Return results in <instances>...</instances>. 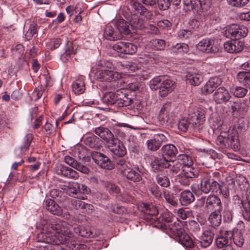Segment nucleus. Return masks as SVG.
Returning <instances> with one entry per match:
<instances>
[{
	"label": "nucleus",
	"instance_id": "f257e3e1",
	"mask_svg": "<svg viewBox=\"0 0 250 250\" xmlns=\"http://www.w3.org/2000/svg\"><path fill=\"white\" fill-rule=\"evenodd\" d=\"M66 222H52L44 227L40 233L39 239L49 242L64 243L67 238H72L74 234L67 226Z\"/></svg>",
	"mask_w": 250,
	"mask_h": 250
},
{
	"label": "nucleus",
	"instance_id": "f03ea898",
	"mask_svg": "<svg viewBox=\"0 0 250 250\" xmlns=\"http://www.w3.org/2000/svg\"><path fill=\"white\" fill-rule=\"evenodd\" d=\"M107 90L110 91L106 92L102 98V102L107 105H113L116 104L118 106L122 107L130 105L132 100L128 97V95L125 93V90L124 89L117 90L116 92H112L113 90H109V87Z\"/></svg>",
	"mask_w": 250,
	"mask_h": 250
},
{
	"label": "nucleus",
	"instance_id": "7ed1b4c3",
	"mask_svg": "<svg viewBox=\"0 0 250 250\" xmlns=\"http://www.w3.org/2000/svg\"><path fill=\"white\" fill-rule=\"evenodd\" d=\"M163 159L155 161L156 168L159 171H163V168L170 169L174 162L171 161V158H174L177 153L176 147L172 144H167L162 147Z\"/></svg>",
	"mask_w": 250,
	"mask_h": 250
},
{
	"label": "nucleus",
	"instance_id": "20e7f679",
	"mask_svg": "<svg viewBox=\"0 0 250 250\" xmlns=\"http://www.w3.org/2000/svg\"><path fill=\"white\" fill-rule=\"evenodd\" d=\"M193 163L191 157L183 154L180 156V158L178 162H174L169 169L171 172H179L182 170V172H192L194 170L195 172L198 171L199 170L193 166Z\"/></svg>",
	"mask_w": 250,
	"mask_h": 250
},
{
	"label": "nucleus",
	"instance_id": "39448f33",
	"mask_svg": "<svg viewBox=\"0 0 250 250\" xmlns=\"http://www.w3.org/2000/svg\"><path fill=\"white\" fill-rule=\"evenodd\" d=\"M170 229L173 234L177 237L178 242L183 246L190 248L193 247L194 244L191 238L185 232L181 222H174Z\"/></svg>",
	"mask_w": 250,
	"mask_h": 250
},
{
	"label": "nucleus",
	"instance_id": "423d86ee",
	"mask_svg": "<svg viewBox=\"0 0 250 250\" xmlns=\"http://www.w3.org/2000/svg\"><path fill=\"white\" fill-rule=\"evenodd\" d=\"M95 75L96 78L101 81L112 82L106 85L107 87H109V90L116 89L117 84L116 80L121 77V75L118 72L105 68L98 70Z\"/></svg>",
	"mask_w": 250,
	"mask_h": 250
},
{
	"label": "nucleus",
	"instance_id": "0eeeda50",
	"mask_svg": "<svg viewBox=\"0 0 250 250\" xmlns=\"http://www.w3.org/2000/svg\"><path fill=\"white\" fill-rule=\"evenodd\" d=\"M184 9L194 11L200 14L208 10L211 6V0H184Z\"/></svg>",
	"mask_w": 250,
	"mask_h": 250
},
{
	"label": "nucleus",
	"instance_id": "6e6552de",
	"mask_svg": "<svg viewBox=\"0 0 250 250\" xmlns=\"http://www.w3.org/2000/svg\"><path fill=\"white\" fill-rule=\"evenodd\" d=\"M225 32L227 37L232 39L240 40L247 36L248 29L245 26L234 24L228 27Z\"/></svg>",
	"mask_w": 250,
	"mask_h": 250
},
{
	"label": "nucleus",
	"instance_id": "1a4fd4ad",
	"mask_svg": "<svg viewBox=\"0 0 250 250\" xmlns=\"http://www.w3.org/2000/svg\"><path fill=\"white\" fill-rule=\"evenodd\" d=\"M171 110L170 103L165 104L162 107L159 115V120L162 125L169 126L173 123Z\"/></svg>",
	"mask_w": 250,
	"mask_h": 250
},
{
	"label": "nucleus",
	"instance_id": "9d476101",
	"mask_svg": "<svg viewBox=\"0 0 250 250\" xmlns=\"http://www.w3.org/2000/svg\"><path fill=\"white\" fill-rule=\"evenodd\" d=\"M115 139L113 141L108 143V148L112 156L113 159L123 157L126 153V150L122 143L115 142Z\"/></svg>",
	"mask_w": 250,
	"mask_h": 250
},
{
	"label": "nucleus",
	"instance_id": "9b49d317",
	"mask_svg": "<svg viewBox=\"0 0 250 250\" xmlns=\"http://www.w3.org/2000/svg\"><path fill=\"white\" fill-rule=\"evenodd\" d=\"M230 137L231 138L230 139H225V137H221L218 135L216 139V144L226 147H230L233 149H238L239 146V142L237 131H234L233 134L230 135Z\"/></svg>",
	"mask_w": 250,
	"mask_h": 250
},
{
	"label": "nucleus",
	"instance_id": "f8f14e48",
	"mask_svg": "<svg viewBox=\"0 0 250 250\" xmlns=\"http://www.w3.org/2000/svg\"><path fill=\"white\" fill-rule=\"evenodd\" d=\"M197 48L204 53H212L217 52V48L214 45V40L205 38L200 41L196 45Z\"/></svg>",
	"mask_w": 250,
	"mask_h": 250
},
{
	"label": "nucleus",
	"instance_id": "ddd939ff",
	"mask_svg": "<svg viewBox=\"0 0 250 250\" xmlns=\"http://www.w3.org/2000/svg\"><path fill=\"white\" fill-rule=\"evenodd\" d=\"M114 50L123 54L133 55L137 50V46L130 42H119L113 46Z\"/></svg>",
	"mask_w": 250,
	"mask_h": 250
},
{
	"label": "nucleus",
	"instance_id": "4468645a",
	"mask_svg": "<svg viewBox=\"0 0 250 250\" xmlns=\"http://www.w3.org/2000/svg\"><path fill=\"white\" fill-rule=\"evenodd\" d=\"M225 50L230 53L240 52L244 48V43L240 40L232 39L227 41L224 45Z\"/></svg>",
	"mask_w": 250,
	"mask_h": 250
},
{
	"label": "nucleus",
	"instance_id": "2eb2a0df",
	"mask_svg": "<svg viewBox=\"0 0 250 250\" xmlns=\"http://www.w3.org/2000/svg\"><path fill=\"white\" fill-rule=\"evenodd\" d=\"M233 236V232L231 230H223L221 231L220 235L215 239L216 246L220 249L225 248L229 245V243L231 241Z\"/></svg>",
	"mask_w": 250,
	"mask_h": 250
},
{
	"label": "nucleus",
	"instance_id": "dca6fc26",
	"mask_svg": "<svg viewBox=\"0 0 250 250\" xmlns=\"http://www.w3.org/2000/svg\"><path fill=\"white\" fill-rule=\"evenodd\" d=\"M206 207L208 211H218L222 209L220 199L215 195H209L207 199Z\"/></svg>",
	"mask_w": 250,
	"mask_h": 250
},
{
	"label": "nucleus",
	"instance_id": "f3484780",
	"mask_svg": "<svg viewBox=\"0 0 250 250\" xmlns=\"http://www.w3.org/2000/svg\"><path fill=\"white\" fill-rule=\"evenodd\" d=\"M200 189L205 193H208L210 191L217 192L220 189V185L216 181H210L205 178L201 181Z\"/></svg>",
	"mask_w": 250,
	"mask_h": 250
},
{
	"label": "nucleus",
	"instance_id": "a211bd4d",
	"mask_svg": "<svg viewBox=\"0 0 250 250\" xmlns=\"http://www.w3.org/2000/svg\"><path fill=\"white\" fill-rule=\"evenodd\" d=\"M230 97L229 91L224 87L216 89L213 94V99L217 104L226 103L229 101Z\"/></svg>",
	"mask_w": 250,
	"mask_h": 250
},
{
	"label": "nucleus",
	"instance_id": "6ab92c4d",
	"mask_svg": "<svg viewBox=\"0 0 250 250\" xmlns=\"http://www.w3.org/2000/svg\"><path fill=\"white\" fill-rule=\"evenodd\" d=\"M33 138L31 134H28L23 138L22 144L15 149V155L17 157H21L28 150Z\"/></svg>",
	"mask_w": 250,
	"mask_h": 250
},
{
	"label": "nucleus",
	"instance_id": "aec40b11",
	"mask_svg": "<svg viewBox=\"0 0 250 250\" xmlns=\"http://www.w3.org/2000/svg\"><path fill=\"white\" fill-rule=\"evenodd\" d=\"M104 37L110 41H116L122 39L121 33L118 32L116 27L110 25H106L104 33Z\"/></svg>",
	"mask_w": 250,
	"mask_h": 250
},
{
	"label": "nucleus",
	"instance_id": "412c9836",
	"mask_svg": "<svg viewBox=\"0 0 250 250\" xmlns=\"http://www.w3.org/2000/svg\"><path fill=\"white\" fill-rule=\"evenodd\" d=\"M79 199V196L77 198H73L70 200L68 203V207L70 209H88L92 210L93 207L92 205L83 202Z\"/></svg>",
	"mask_w": 250,
	"mask_h": 250
},
{
	"label": "nucleus",
	"instance_id": "4be33fe9",
	"mask_svg": "<svg viewBox=\"0 0 250 250\" xmlns=\"http://www.w3.org/2000/svg\"><path fill=\"white\" fill-rule=\"evenodd\" d=\"M190 120L192 122V126L195 129L197 124H202L205 121V111L202 109H197L190 115Z\"/></svg>",
	"mask_w": 250,
	"mask_h": 250
},
{
	"label": "nucleus",
	"instance_id": "5701e85b",
	"mask_svg": "<svg viewBox=\"0 0 250 250\" xmlns=\"http://www.w3.org/2000/svg\"><path fill=\"white\" fill-rule=\"evenodd\" d=\"M214 234L212 230L205 231L198 240L200 246L203 248L209 246L213 241Z\"/></svg>",
	"mask_w": 250,
	"mask_h": 250
},
{
	"label": "nucleus",
	"instance_id": "b1692460",
	"mask_svg": "<svg viewBox=\"0 0 250 250\" xmlns=\"http://www.w3.org/2000/svg\"><path fill=\"white\" fill-rule=\"evenodd\" d=\"M94 132L96 135L105 140L108 143L110 141H113V139H114L113 134L111 131L106 127L102 126L96 127L94 129Z\"/></svg>",
	"mask_w": 250,
	"mask_h": 250
},
{
	"label": "nucleus",
	"instance_id": "393cba45",
	"mask_svg": "<svg viewBox=\"0 0 250 250\" xmlns=\"http://www.w3.org/2000/svg\"><path fill=\"white\" fill-rule=\"evenodd\" d=\"M221 79L217 77L210 79L202 88V91L204 94H208L216 90L218 86L221 84Z\"/></svg>",
	"mask_w": 250,
	"mask_h": 250
},
{
	"label": "nucleus",
	"instance_id": "a878e982",
	"mask_svg": "<svg viewBox=\"0 0 250 250\" xmlns=\"http://www.w3.org/2000/svg\"><path fill=\"white\" fill-rule=\"evenodd\" d=\"M174 83L170 79H164L159 87V93L162 97L166 96L168 93L171 92L173 89Z\"/></svg>",
	"mask_w": 250,
	"mask_h": 250
},
{
	"label": "nucleus",
	"instance_id": "bb28decb",
	"mask_svg": "<svg viewBox=\"0 0 250 250\" xmlns=\"http://www.w3.org/2000/svg\"><path fill=\"white\" fill-rule=\"evenodd\" d=\"M130 4L137 14H140V15L145 16L147 19H150L151 18L152 16V13L147 10L140 3L132 0L130 2Z\"/></svg>",
	"mask_w": 250,
	"mask_h": 250
},
{
	"label": "nucleus",
	"instance_id": "cd10ccee",
	"mask_svg": "<svg viewBox=\"0 0 250 250\" xmlns=\"http://www.w3.org/2000/svg\"><path fill=\"white\" fill-rule=\"evenodd\" d=\"M46 209L52 214L57 216H61L62 214L61 208L51 199H47L45 202Z\"/></svg>",
	"mask_w": 250,
	"mask_h": 250
},
{
	"label": "nucleus",
	"instance_id": "c85d7f7f",
	"mask_svg": "<svg viewBox=\"0 0 250 250\" xmlns=\"http://www.w3.org/2000/svg\"><path fill=\"white\" fill-rule=\"evenodd\" d=\"M186 76L188 82L194 86L198 85L203 80L202 74L194 70L188 71Z\"/></svg>",
	"mask_w": 250,
	"mask_h": 250
},
{
	"label": "nucleus",
	"instance_id": "c756f323",
	"mask_svg": "<svg viewBox=\"0 0 250 250\" xmlns=\"http://www.w3.org/2000/svg\"><path fill=\"white\" fill-rule=\"evenodd\" d=\"M64 161L68 165L80 172H87V171H89V169L86 167L79 163L73 157L70 156H65L64 158Z\"/></svg>",
	"mask_w": 250,
	"mask_h": 250
},
{
	"label": "nucleus",
	"instance_id": "7c9ffc66",
	"mask_svg": "<svg viewBox=\"0 0 250 250\" xmlns=\"http://www.w3.org/2000/svg\"><path fill=\"white\" fill-rule=\"evenodd\" d=\"M198 176V173H180L177 176L176 180L184 186H188L190 180Z\"/></svg>",
	"mask_w": 250,
	"mask_h": 250
},
{
	"label": "nucleus",
	"instance_id": "2f4dec72",
	"mask_svg": "<svg viewBox=\"0 0 250 250\" xmlns=\"http://www.w3.org/2000/svg\"><path fill=\"white\" fill-rule=\"evenodd\" d=\"M194 196L192 192L189 190L183 191L179 199L182 205L187 206L194 201Z\"/></svg>",
	"mask_w": 250,
	"mask_h": 250
},
{
	"label": "nucleus",
	"instance_id": "473e14b6",
	"mask_svg": "<svg viewBox=\"0 0 250 250\" xmlns=\"http://www.w3.org/2000/svg\"><path fill=\"white\" fill-rule=\"evenodd\" d=\"M116 26L118 32L121 33L122 36L123 34L127 35L131 32L130 22H126L123 19L117 21Z\"/></svg>",
	"mask_w": 250,
	"mask_h": 250
},
{
	"label": "nucleus",
	"instance_id": "72a5a7b5",
	"mask_svg": "<svg viewBox=\"0 0 250 250\" xmlns=\"http://www.w3.org/2000/svg\"><path fill=\"white\" fill-rule=\"evenodd\" d=\"M74 231L75 233L83 237L93 238L95 236V234L91 229L83 226L75 227L74 228Z\"/></svg>",
	"mask_w": 250,
	"mask_h": 250
},
{
	"label": "nucleus",
	"instance_id": "f704fd0d",
	"mask_svg": "<svg viewBox=\"0 0 250 250\" xmlns=\"http://www.w3.org/2000/svg\"><path fill=\"white\" fill-rule=\"evenodd\" d=\"M84 143L86 145L90 147L97 149L101 146L102 141L96 136L91 135L85 138Z\"/></svg>",
	"mask_w": 250,
	"mask_h": 250
},
{
	"label": "nucleus",
	"instance_id": "c9c22d12",
	"mask_svg": "<svg viewBox=\"0 0 250 250\" xmlns=\"http://www.w3.org/2000/svg\"><path fill=\"white\" fill-rule=\"evenodd\" d=\"M129 21L131 27L133 29H142L145 27L143 20L136 14L132 15Z\"/></svg>",
	"mask_w": 250,
	"mask_h": 250
},
{
	"label": "nucleus",
	"instance_id": "e433bc0d",
	"mask_svg": "<svg viewBox=\"0 0 250 250\" xmlns=\"http://www.w3.org/2000/svg\"><path fill=\"white\" fill-rule=\"evenodd\" d=\"M238 82L250 89V72L241 71L237 76Z\"/></svg>",
	"mask_w": 250,
	"mask_h": 250
},
{
	"label": "nucleus",
	"instance_id": "4c0bfd02",
	"mask_svg": "<svg viewBox=\"0 0 250 250\" xmlns=\"http://www.w3.org/2000/svg\"><path fill=\"white\" fill-rule=\"evenodd\" d=\"M221 211H211L209 216L208 220L213 227L219 226L222 222Z\"/></svg>",
	"mask_w": 250,
	"mask_h": 250
},
{
	"label": "nucleus",
	"instance_id": "58836bf2",
	"mask_svg": "<svg viewBox=\"0 0 250 250\" xmlns=\"http://www.w3.org/2000/svg\"><path fill=\"white\" fill-rule=\"evenodd\" d=\"M40 233L38 234L37 239L38 242L43 243V244L40 245L39 248L40 250H56V248L59 244L61 243H55L54 242H49L46 240H42L39 239Z\"/></svg>",
	"mask_w": 250,
	"mask_h": 250
},
{
	"label": "nucleus",
	"instance_id": "ea45409f",
	"mask_svg": "<svg viewBox=\"0 0 250 250\" xmlns=\"http://www.w3.org/2000/svg\"><path fill=\"white\" fill-rule=\"evenodd\" d=\"M178 129L183 132H186L189 127H193L192 122L189 119H180L177 124Z\"/></svg>",
	"mask_w": 250,
	"mask_h": 250
},
{
	"label": "nucleus",
	"instance_id": "a19ab883",
	"mask_svg": "<svg viewBox=\"0 0 250 250\" xmlns=\"http://www.w3.org/2000/svg\"><path fill=\"white\" fill-rule=\"evenodd\" d=\"M72 87L74 92L78 95L82 94L85 90L84 82L82 80H76L72 84Z\"/></svg>",
	"mask_w": 250,
	"mask_h": 250
},
{
	"label": "nucleus",
	"instance_id": "79ce46f5",
	"mask_svg": "<svg viewBox=\"0 0 250 250\" xmlns=\"http://www.w3.org/2000/svg\"><path fill=\"white\" fill-rule=\"evenodd\" d=\"M67 193L71 196L77 195L80 191L79 184L76 182H70L66 188Z\"/></svg>",
	"mask_w": 250,
	"mask_h": 250
},
{
	"label": "nucleus",
	"instance_id": "37998d69",
	"mask_svg": "<svg viewBox=\"0 0 250 250\" xmlns=\"http://www.w3.org/2000/svg\"><path fill=\"white\" fill-rule=\"evenodd\" d=\"M143 211L149 216H154L158 213L156 207L152 204H144Z\"/></svg>",
	"mask_w": 250,
	"mask_h": 250
},
{
	"label": "nucleus",
	"instance_id": "c03bdc74",
	"mask_svg": "<svg viewBox=\"0 0 250 250\" xmlns=\"http://www.w3.org/2000/svg\"><path fill=\"white\" fill-rule=\"evenodd\" d=\"M153 220V222H152V225L153 227L158 228L162 230H165L167 229V228L168 227L169 229L170 227H171L172 224H171L170 225L164 224V223L162 221L161 219H160V218H156L154 217V218L152 219Z\"/></svg>",
	"mask_w": 250,
	"mask_h": 250
},
{
	"label": "nucleus",
	"instance_id": "a18cd8bd",
	"mask_svg": "<svg viewBox=\"0 0 250 250\" xmlns=\"http://www.w3.org/2000/svg\"><path fill=\"white\" fill-rule=\"evenodd\" d=\"M157 181L158 184L163 187H167L170 185L168 178L163 173H159L156 176Z\"/></svg>",
	"mask_w": 250,
	"mask_h": 250
},
{
	"label": "nucleus",
	"instance_id": "49530a36",
	"mask_svg": "<svg viewBox=\"0 0 250 250\" xmlns=\"http://www.w3.org/2000/svg\"><path fill=\"white\" fill-rule=\"evenodd\" d=\"M234 243L239 247L243 246L244 243V238L242 233L240 231H236L233 232V236L232 237Z\"/></svg>",
	"mask_w": 250,
	"mask_h": 250
},
{
	"label": "nucleus",
	"instance_id": "de8ad7c7",
	"mask_svg": "<svg viewBox=\"0 0 250 250\" xmlns=\"http://www.w3.org/2000/svg\"><path fill=\"white\" fill-rule=\"evenodd\" d=\"M38 25L35 23H31L29 27L28 31L25 34V38L28 41L32 39L33 36L37 32Z\"/></svg>",
	"mask_w": 250,
	"mask_h": 250
},
{
	"label": "nucleus",
	"instance_id": "09e8293b",
	"mask_svg": "<svg viewBox=\"0 0 250 250\" xmlns=\"http://www.w3.org/2000/svg\"><path fill=\"white\" fill-rule=\"evenodd\" d=\"M231 92L235 97L242 98L246 95L248 90L243 87L237 86L232 89Z\"/></svg>",
	"mask_w": 250,
	"mask_h": 250
},
{
	"label": "nucleus",
	"instance_id": "8fccbe9b",
	"mask_svg": "<svg viewBox=\"0 0 250 250\" xmlns=\"http://www.w3.org/2000/svg\"><path fill=\"white\" fill-rule=\"evenodd\" d=\"M98 165L101 168L106 170H111L113 167V165L110 160L105 155L104 156Z\"/></svg>",
	"mask_w": 250,
	"mask_h": 250
},
{
	"label": "nucleus",
	"instance_id": "3c124183",
	"mask_svg": "<svg viewBox=\"0 0 250 250\" xmlns=\"http://www.w3.org/2000/svg\"><path fill=\"white\" fill-rule=\"evenodd\" d=\"M177 216L182 220H186L192 216V211L188 208H179L177 211Z\"/></svg>",
	"mask_w": 250,
	"mask_h": 250
},
{
	"label": "nucleus",
	"instance_id": "603ef678",
	"mask_svg": "<svg viewBox=\"0 0 250 250\" xmlns=\"http://www.w3.org/2000/svg\"><path fill=\"white\" fill-rule=\"evenodd\" d=\"M164 79V78H161L160 76H158L151 80L149 82V86L150 88L154 90H156L157 89H159V87L161 85V84L162 83L163 80Z\"/></svg>",
	"mask_w": 250,
	"mask_h": 250
},
{
	"label": "nucleus",
	"instance_id": "864d4df0",
	"mask_svg": "<svg viewBox=\"0 0 250 250\" xmlns=\"http://www.w3.org/2000/svg\"><path fill=\"white\" fill-rule=\"evenodd\" d=\"M77 53V49L76 45L73 44L71 42H67L65 52L62 56H70L71 55L75 54Z\"/></svg>",
	"mask_w": 250,
	"mask_h": 250
},
{
	"label": "nucleus",
	"instance_id": "5fc2aeb1",
	"mask_svg": "<svg viewBox=\"0 0 250 250\" xmlns=\"http://www.w3.org/2000/svg\"><path fill=\"white\" fill-rule=\"evenodd\" d=\"M146 145L147 148L151 151L157 150L161 146L160 144L154 138L148 140L146 142Z\"/></svg>",
	"mask_w": 250,
	"mask_h": 250
},
{
	"label": "nucleus",
	"instance_id": "6e6d98bb",
	"mask_svg": "<svg viewBox=\"0 0 250 250\" xmlns=\"http://www.w3.org/2000/svg\"><path fill=\"white\" fill-rule=\"evenodd\" d=\"M173 50L176 53H187L188 50V46L186 43H177L173 47Z\"/></svg>",
	"mask_w": 250,
	"mask_h": 250
},
{
	"label": "nucleus",
	"instance_id": "4d7b16f0",
	"mask_svg": "<svg viewBox=\"0 0 250 250\" xmlns=\"http://www.w3.org/2000/svg\"><path fill=\"white\" fill-rule=\"evenodd\" d=\"M152 46L157 50H164L165 47V41L163 40L156 39L151 41Z\"/></svg>",
	"mask_w": 250,
	"mask_h": 250
},
{
	"label": "nucleus",
	"instance_id": "13d9d810",
	"mask_svg": "<svg viewBox=\"0 0 250 250\" xmlns=\"http://www.w3.org/2000/svg\"><path fill=\"white\" fill-rule=\"evenodd\" d=\"M79 186L80 190L79 193L83 194V195L79 196V199L85 200L87 199L85 195L89 194L91 192V190L85 185L79 184Z\"/></svg>",
	"mask_w": 250,
	"mask_h": 250
},
{
	"label": "nucleus",
	"instance_id": "bf43d9fd",
	"mask_svg": "<svg viewBox=\"0 0 250 250\" xmlns=\"http://www.w3.org/2000/svg\"><path fill=\"white\" fill-rule=\"evenodd\" d=\"M249 0H227L228 3L233 7H242L247 5Z\"/></svg>",
	"mask_w": 250,
	"mask_h": 250
},
{
	"label": "nucleus",
	"instance_id": "052dcab7",
	"mask_svg": "<svg viewBox=\"0 0 250 250\" xmlns=\"http://www.w3.org/2000/svg\"><path fill=\"white\" fill-rule=\"evenodd\" d=\"M124 176L127 179L133 181L138 182L141 179V176L139 173H124Z\"/></svg>",
	"mask_w": 250,
	"mask_h": 250
},
{
	"label": "nucleus",
	"instance_id": "680f3d73",
	"mask_svg": "<svg viewBox=\"0 0 250 250\" xmlns=\"http://www.w3.org/2000/svg\"><path fill=\"white\" fill-rule=\"evenodd\" d=\"M107 190H108L111 194H115L116 196H118L120 192V188L116 185L108 183L106 186Z\"/></svg>",
	"mask_w": 250,
	"mask_h": 250
},
{
	"label": "nucleus",
	"instance_id": "e2e57ef3",
	"mask_svg": "<svg viewBox=\"0 0 250 250\" xmlns=\"http://www.w3.org/2000/svg\"><path fill=\"white\" fill-rule=\"evenodd\" d=\"M164 196L166 200L170 205L175 206L177 204V202L172 194L169 192L165 191L164 193Z\"/></svg>",
	"mask_w": 250,
	"mask_h": 250
},
{
	"label": "nucleus",
	"instance_id": "0e129e2a",
	"mask_svg": "<svg viewBox=\"0 0 250 250\" xmlns=\"http://www.w3.org/2000/svg\"><path fill=\"white\" fill-rule=\"evenodd\" d=\"M243 210H242V214L244 218L248 221H250V206L249 204L242 205Z\"/></svg>",
	"mask_w": 250,
	"mask_h": 250
},
{
	"label": "nucleus",
	"instance_id": "69168bd1",
	"mask_svg": "<svg viewBox=\"0 0 250 250\" xmlns=\"http://www.w3.org/2000/svg\"><path fill=\"white\" fill-rule=\"evenodd\" d=\"M157 2L160 10H166L170 5V0H157Z\"/></svg>",
	"mask_w": 250,
	"mask_h": 250
},
{
	"label": "nucleus",
	"instance_id": "338daca9",
	"mask_svg": "<svg viewBox=\"0 0 250 250\" xmlns=\"http://www.w3.org/2000/svg\"><path fill=\"white\" fill-rule=\"evenodd\" d=\"M149 191L156 198H159L161 196L162 193L159 188L156 185H153L149 188Z\"/></svg>",
	"mask_w": 250,
	"mask_h": 250
},
{
	"label": "nucleus",
	"instance_id": "774afa93",
	"mask_svg": "<svg viewBox=\"0 0 250 250\" xmlns=\"http://www.w3.org/2000/svg\"><path fill=\"white\" fill-rule=\"evenodd\" d=\"M105 155L98 151H93L91 154L92 158L93 161L98 165L101 161Z\"/></svg>",
	"mask_w": 250,
	"mask_h": 250
}]
</instances>
